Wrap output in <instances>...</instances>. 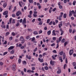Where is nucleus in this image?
I'll return each mask as SVG.
<instances>
[{
  "label": "nucleus",
  "instance_id": "ddd939ff",
  "mask_svg": "<svg viewBox=\"0 0 76 76\" xmlns=\"http://www.w3.org/2000/svg\"><path fill=\"white\" fill-rule=\"evenodd\" d=\"M7 6V3L5 2L3 4V7L4 8H5Z\"/></svg>",
  "mask_w": 76,
  "mask_h": 76
},
{
  "label": "nucleus",
  "instance_id": "4468645a",
  "mask_svg": "<svg viewBox=\"0 0 76 76\" xmlns=\"http://www.w3.org/2000/svg\"><path fill=\"white\" fill-rule=\"evenodd\" d=\"M55 32V30H53V31L52 34H52V35H54V36H56V34Z\"/></svg>",
  "mask_w": 76,
  "mask_h": 76
},
{
  "label": "nucleus",
  "instance_id": "5fc2aeb1",
  "mask_svg": "<svg viewBox=\"0 0 76 76\" xmlns=\"http://www.w3.org/2000/svg\"><path fill=\"white\" fill-rule=\"evenodd\" d=\"M35 38L34 37H33L31 40V41H34L35 40Z\"/></svg>",
  "mask_w": 76,
  "mask_h": 76
},
{
  "label": "nucleus",
  "instance_id": "774afa93",
  "mask_svg": "<svg viewBox=\"0 0 76 76\" xmlns=\"http://www.w3.org/2000/svg\"><path fill=\"white\" fill-rule=\"evenodd\" d=\"M7 73H5L4 74H3V76H7Z\"/></svg>",
  "mask_w": 76,
  "mask_h": 76
},
{
  "label": "nucleus",
  "instance_id": "b1692460",
  "mask_svg": "<svg viewBox=\"0 0 76 76\" xmlns=\"http://www.w3.org/2000/svg\"><path fill=\"white\" fill-rule=\"evenodd\" d=\"M21 61H22V60L21 59L19 58V59L18 60V63L19 64H20V63H21Z\"/></svg>",
  "mask_w": 76,
  "mask_h": 76
},
{
  "label": "nucleus",
  "instance_id": "79ce46f5",
  "mask_svg": "<svg viewBox=\"0 0 76 76\" xmlns=\"http://www.w3.org/2000/svg\"><path fill=\"white\" fill-rule=\"evenodd\" d=\"M52 58L53 59V60H56V58L54 57V56L53 55L52 56Z\"/></svg>",
  "mask_w": 76,
  "mask_h": 76
},
{
  "label": "nucleus",
  "instance_id": "4c0bfd02",
  "mask_svg": "<svg viewBox=\"0 0 76 76\" xmlns=\"http://www.w3.org/2000/svg\"><path fill=\"white\" fill-rule=\"evenodd\" d=\"M56 10H57V8L56 7H55L52 10V11L53 12H55V11H56Z\"/></svg>",
  "mask_w": 76,
  "mask_h": 76
},
{
  "label": "nucleus",
  "instance_id": "2f4dec72",
  "mask_svg": "<svg viewBox=\"0 0 76 76\" xmlns=\"http://www.w3.org/2000/svg\"><path fill=\"white\" fill-rule=\"evenodd\" d=\"M12 20V18H10L9 20V22L10 23H11Z\"/></svg>",
  "mask_w": 76,
  "mask_h": 76
},
{
  "label": "nucleus",
  "instance_id": "473e14b6",
  "mask_svg": "<svg viewBox=\"0 0 76 76\" xmlns=\"http://www.w3.org/2000/svg\"><path fill=\"white\" fill-rule=\"evenodd\" d=\"M72 65L74 66H76V63L75 62H74L72 63Z\"/></svg>",
  "mask_w": 76,
  "mask_h": 76
},
{
  "label": "nucleus",
  "instance_id": "cd10ccee",
  "mask_svg": "<svg viewBox=\"0 0 76 76\" xmlns=\"http://www.w3.org/2000/svg\"><path fill=\"white\" fill-rule=\"evenodd\" d=\"M63 60H65V58H66V55L64 54L63 55Z\"/></svg>",
  "mask_w": 76,
  "mask_h": 76
},
{
  "label": "nucleus",
  "instance_id": "20e7f679",
  "mask_svg": "<svg viewBox=\"0 0 76 76\" xmlns=\"http://www.w3.org/2000/svg\"><path fill=\"white\" fill-rule=\"evenodd\" d=\"M73 53V50L72 49L69 51V54L70 56H72Z\"/></svg>",
  "mask_w": 76,
  "mask_h": 76
},
{
  "label": "nucleus",
  "instance_id": "a19ab883",
  "mask_svg": "<svg viewBox=\"0 0 76 76\" xmlns=\"http://www.w3.org/2000/svg\"><path fill=\"white\" fill-rule=\"evenodd\" d=\"M53 41H55L56 40V37H54L53 38Z\"/></svg>",
  "mask_w": 76,
  "mask_h": 76
},
{
  "label": "nucleus",
  "instance_id": "5701e85b",
  "mask_svg": "<svg viewBox=\"0 0 76 76\" xmlns=\"http://www.w3.org/2000/svg\"><path fill=\"white\" fill-rule=\"evenodd\" d=\"M59 60H61V62H63V59H62V57L61 56L59 57Z\"/></svg>",
  "mask_w": 76,
  "mask_h": 76
},
{
  "label": "nucleus",
  "instance_id": "a18cd8bd",
  "mask_svg": "<svg viewBox=\"0 0 76 76\" xmlns=\"http://www.w3.org/2000/svg\"><path fill=\"white\" fill-rule=\"evenodd\" d=\"M45 70H47L48 69V66H45Z\"/></svg>",
  "mask_w": 76,
  "mask_h": 76
},
{
  "label": "nucleus",
  "instance_id": "09e8293b",
  "mask_svg": "<svg viewBox=\"0 0 76 76\" xmlns=\"http://www.w3.org/2000/svg\"><path fill=\"white\" fill-rule=\"evenodd\" d=\"M59 8L60 9H63V6L61 5H59Z\"/></svg>",
  "mask_w": 76,
  "mask_h": 76
},
{
  "label": "nucleus",
  "instance_id": "bb28decb",
  "mask_svg": "<svg viewBox=\"0 0 76 76\" xmlns=\"http://www.w3.org/2000/svg\"><path fill=\"white\" fill-rule=\"evenodd\" d=\"M63 17L64 18H67V15L66 14H64L63 15Z\"/></svg>",
  "mask_w": 76,
  "mask_h": 76
},
{
  "label": "nucleus",
  "instance_id": "f704fd0d",
  "mask_svg": "<svg viewBox=\"0 0 76 76\" xmlns=\"http://www.w3.org/2000/svg\"><path fill=\"white\" fill-rule=\"evenodd\" d=\"M50 19H48L47 20V23H50Z\"/></svg>",
  "mask_w": 76,
  "mask_h": 76
},
{
  "label": "nucleus",
  "instance_id": "58836bf2",
  "mask_svg": "<svg viewBox=\"0 0 76 76\" xmlns=\"http://www.w3.org/2000/svg\"><path fill=\"white\" fill-rule=\"evenodd\" d=\"M9 39L10 41H12L13 39V37H10Z\"/></svg>",
  "mask_w": 76,
  "mask_h": 76
},
{
  "label": "nucleus",
  "instance_id": "8fccbe9b",
  "mask_svg": "<svg viewBox=\"0 0 76 76\" xmlns=\"http://www.w3.org/2000/svg\"><path fill=\"white\" fill-rule=\"evenodd\" d=\"M42 30H40L39 32V34H42Z\"/></svg>",
  "mask_w": 76,
  "mask_h": 76
},
{
  "label": "nucleus",
  "instance_id": "3c124183",
  "mask_svg": "<svg viewBox=\"0 0 76 76\" xmlns=\"http://www.w3.org/2000/svg\"><path fill=\"white\" fill-rule=\"evenodd\" d=\"M7 44V41H5L4 43H3V45H6Z\"/></svg>",
  "mask_w": 76,
  "mask_h": 76
},
{
  "label": "nucleus",
  "instance_id": "f257e3e1",
  "mask_svg": "<svg viewBox=\"0 0 76 76\" xmlns=\"http://www.w3.org/2000/svg\"><path fill=\"white\" fill-rule=\"evenodd\" d=\"M63 23V21H61L60 22V23L58 25V26L59 28V31L61 32V35H62L63 34V33H64V31H63L62 30V28H61V26H63V24L62 23Z\"/></svg>",
  "mask_w": 76,
  "mask_h": 76
},
{
  "label": "nucleus",
  "instance_id": "412c9836",
  "mask_svg": "<svg viewBox=\"0 0 76 76\" xmlns=\"http://www.w3.org/2000/svg\"><path fill=\"white\" fill-rule=\"evenodd\" d=\"M33 34L34 35H38V32L36 31H34V32Z\"/></svg>",
  "mask_w": 76,
  "mask_h": 76
},
{
  "label": "nucleus",
  "instance_id": "c9c22d12",
  "mask_svg": "<svg viewBox=\"0 0 76 76\" xmlns=\"http://www.w3.org/2000/svg\"><path fill=\"white\" fill-rule=\"evenodd\" d=\"M75 3H76V1H73V6H75L76 4Z\"/></svg>",
  "mask_w": 76,
  "mask_h": 76
},
{
  "label": "nucleus",
  "instance_id": "f3484780",
  "mask_svg": "<svg viewBox=\"0 0 76 76\" xmlns=\"http://www.w3.org/2000/svg\"><path fill=\"white\" fill-rule=\"evenodd\" d=\"M57 73L58 74H60L61 73V71L60 69L59 70L57 71Z\"/></svg>",
  "mask_w": 76,
  "mask_h": 76
},
{
  "label": "nucleus",
  "instance_id": "6e6d98bb",
  "mask_svg": "<svg viewBox=\"0 0 76 76\" xmlns=\"http://www.w3.org/2000/svg\"><path fill=\"white\" fill-rule=\"evenodd\" d=\"M29 14L30 15H32V11L31 10L29 12Z\"/></svg>",
  "mask_w": 76,
  "mask_h": 76
},
{
  "label": "nucleus",
  "instance_id": "680f3d73",
  "mask_svg": "<svg viewBox=\"0 0 76 76\" xmlns=\"http://www.w3.org/2000/svg\"><path fill=\"white\" fill-rule=\"evenodd\" d=\"M65 63H68V61H67V58H66Z\"/></svg>",
  "mask_w": 76,
  "mask_h": 76
},
{
  "label": "nucleus",
  "instance_id": "052dcab7",
  "mask_svg": "<svg viewBox=\"0 0 76 76\" xmlns=\"http://www.w3.org/2000/svg\"><path fill=\"white\" fill-rule=\"evenodd\" d=\"M71 25H72V26H74V27H75V26H76V24H74L73 23H71Z\"/></svg>",
  "mask_w": 76,
  "mask_h": 76
},
{
  "label": "nucleus",
  "instance_id": "603ef678",
  "mask_svg": "<svg viewBox=\"0 0 76 76\" xmlns=\"http://www.w3.org/2000/svg\"><path fill=\"white\" fill-rule=\"evenodd\" d=\"M12 16L13 18H15L16 16V15L14 14H13L12 15Z\"/></svg>",
  "mask_w": 76,
  "mask_h": 76
},
{
  "label": "nucleus",
  "instance_id": "37998d69",
  "mask_svg": "<svg viewBox=\"0 0 76 76\" xmlns=\"http://www.w3.org/2000/svg\"><path fill=\"white\" fill-rule=\"evenodd\" d=\"M71 13H72V15H74L75 13L74 10H72V11H71Z\"/></svg>",
  "mask_w": 76,
  "mask_h": 76
},
{
  "label": "nucleus",
  "instance_id": "f03ea898",
  "mask_svg": "<svg viewBox=\"0 0 76 76\" xmlns=\"http://www.w3.org/2000/svg\"><path fill=\"white\" fill-rule=\"evenodd\" d=\"M63 12H61V15L59 16V20H61V18L63 17Z\"/></svg>",
  "mask_w": 76,
  "mask_h": 76
},
{
  "label": "nucleus",
  "instance_id": "338daca9",
  "mask_svg": "<svg viewBox=\"0 0 76 76\" xmlns=\"http://www.w3.org/2000/svg\"><path fill=\"white\" fill-rule=\"evenodd\" d=\"M21 73L23 76L24 75V72L23 71H21Z\"/></svg>",
  "mask_w": 76,
  "mask_h": 76
},
{
  "label": "nucleus",
  "instance_id": "aec40b11",
  "mask_svg": "<svg viewBox=\"0 0 76 76\" xmlns=\"http://www.w3.org/2000/svg\"><path fill=\"white\" fill-rule=\"evenodd\" d=\"M47 34L48 35H50L51 34V31L49 30L47 32Z\"/></svg>",
  "mask_w": 76,
  "mask_h": 76
},
{
  "label": "nucleus",
  "instance_id": "4be33fe9",
  "mask_svg": "<svg viewBox=\"0 0 76 76\" xmlns=\"http://www.w3.org/2000/svg\"><path fill=\"white\" fill-rule=\"evenodd\" d=\"M10 34V32H7L5 34V37H7Z\"/></svg>",
  "mask_w": 76,
  "mask_h": 76
},
{
  "label": "nucleus",
  "instance_id": "0eeeda50",
  "mask_svg": "<svg viewBox=\"0 0 76 76\" xmlns=\"http://www.w3.org/2000/svg\"><path fill=\"white\" fill-rule=\"evenodd\" d=\"M13 69L12 70H14V71H15L16 69V65L15 64H13Z\"/></svg>",
  "mask_w": 76,
  "mask_h": 76
},
{
  "label": "nucleus",
  "instance_id": "ea45409f",
  "mask_svg": "<svg viewBox=\"0 0 76 76\" xmlns=\"http://www.w3.org/2000/svg\"><path fill=\"white\" fill-rule=\"evenodd\" d=\"M67 42H65L64 43V46L65 47H66V45H67Z\"/></svg>",
  "mask_w": 76,
  "mask_h": 76
},
{
  "label": "nucleus",
  "instance_id": "49530a36",
  "mask_svg": "<svg viewBox=\"0 0 76 76\" xmlns=\"http://www.w3.org/2000/svg\"><path fill=\"white\" fill-rule=\"evenodd\" d=\"M7 52H5L4 53L3 55L5 56V55H6L7 54Z\"/></svg>",
  "mask_w": 76,
  "mask_h": 76
},
{
  "label": "nucleus",
  "instance_id": "69168bd1",
  "mask_svg": "<svg viewBox=\"0 0 76 76\" xmlns=\"http://www.w3.org/2000/svg\"><path fill=\"white\" fill-rule=\"evenodd\" d=\"M34 15H37V12L35 11H34Z\"/></svg>",
  "mask_w": 76,
  "mask_h": 76
},
{
  "label": "nucleus",
  "instance_id": "9b49d317",
  "mask_svg": "<svg viewBox=\"0 0 76 76\" xmlns=\"http://www.w3.org/2000/svg\"><path fill=\"white\" fill-rule=\"evenodd\" d=\"M20 41H23L24 40V38H23V37H21L20 38Z\"/></svg>",
  "mask_w": 76,
  "mask_h": 76
},
{
  "label": "nucleus",
  "instance_id": "a211bd4d",
  "mask_svg": "<svg viewBox=\"0 0 76 76\" xmlns=\"http://www.w3.org/2000/svg\"><path fill=\"white\" fill-rule=\"evenodd\" d=\"M66 41V39H64V38H63V39H62L61 41V43H64V42Z\"/></svg>",
  "mask_w": 76,
  "mask_h": 76
},
{
  "label": "nucleus",
  "instance_id": "2eb2a0df",
  "mask_svg": "<svg viewBox=\"0 0 76 76\" xmlns=\"http://www.w3.org/2000/svg\"><path fill=\"white\" fill-rule=\"evenodd\" d=\"M1 27L2 28H4V29H5V28H6V26L4 24H2L1 25Z\"/></svg>",
  "mask_w": 76,
  "mask_h": 76
},
{
  "label": "nucleus",
  "instance_id": "864d4df0",
  "mask_svg": "<svg viewBox=\"0 0 76 76\" xmlns=\"http://www.w3.org/2000/svg\"><path fill=\"white\" fill-rule=\"evenodd\" d=\"M59 44L58 43H57V47H56V48H58V47H59V45H58Z\"/></svg>",
  "mask_w": 76,
  "mask_h": 76
},
{
  "label": "nucleus",
  "instance_id": "c756f323",
  "mask_svg": "<svg viewBox=\"0 0 76 76\" xmlns=\"http://www.w3.org/2000/svg\"><path fill=\"white\" fill-rule=\"evenodd\" d=\"M38 50V48H36L33 51L34 52H36V51H37Z\"/></svg>",
  "mask_w": 76,
  "mask_h": 76
},
{
  "label": "nucleus",
  "instance_id": "e433bc0d",
  "mask_svg": "<svg viewBox=\"0 0 76 76\" xmlns=\"http://www.w3.org/2000/svg\"><path fill=\"white\" fill-rule=\"evenodd\" d=\"M67 66V64H65L64 66V69H66V67Z\"/></svg>",
  "mask_w": 76,
  "mask_h": 76
},
{
  "label": "nucleus",
  "instance_id": "0e129e2a",
  "mask_svg": "<svg viewBox=\"0 0 76 76\" xmlns=\"http://www.w3.org/2000/svg\"><path fill=\"white\" fill-rule=\"evenodd\" d=\"M72 32V29H69V33H71Z\"/></svg>",
  "mask_w": 76,
  "mask_h": 76
},
{
  "label": "nucleus",
  "instance_id": "72a5a7b5",
  "mask_svg": "<svg viewBox=\"0 0 76 76\" xmlns=\"http://www.w3.org/2000/svg\"><path fill=\"white\" fill-rule=\"evenodd\" d=\"M39 25H42V21H40L39 23Z\"/></svg>",
  "mask_w": 76,
  "mask_h": 76
},
{
  "label": "nucleus",
  "instance_id": "13d9d810",
  "mask_svg": "<svg viewBox=\"0 0 76 76\" xmlns=\"http://www.w3.org/2000/svg\"><path fill=\"white\" fill-rule=\"evenodd\" d=\"M20 24L18 22V23H17V24L16 25V26H19V25Z\"/></svg>",
  "mask_w": 76,
  "mask_h": 76
},
{
  "label": "nucleus",
  "instance_id": "393cba45",
  "mask_svg": "<svg viewBox=\"0 0 76 76\" xmlns=\"http://www.w3.org/2000/svg\"><path fill=\"white\" fill-rule=\"evenodd\" d=\"M14 53H15V51L13 50H12V51L10 52V53L11 54H13Z\"/></svg>",
  "mask_w": 76,
  "mask_h": 76
},
{
  "label": "nucleus",
  "instance_id": "c85d7f7f",
  "mask_svg": "<svg viewBox=\"0 0 76 76\" xmlns=\"http://www.w3.org/2000/svg\"><path fill=\"white\" fill-rule=\"evenodd\" d=\"M62 38V37H60L59 38V42H60L61 41V39Z\"/></svg>",
  "mask_w": 76,
  "mask_h": 76
},
{
  "label": "nucleus",
  "instance_id": "4d7b16f0",
  "mask_svg": "<svg viewBox=\"0 0 76 76\" xmlns=\"http://www.w3.org/2000/svg\"><path fill=\"white\" fill-rule=\"evenodd\" d=\"M23 64L25 65L26 64V62L25 61H23Z\"/></svg>",
  "mask_w": 76,
  "mask_h": 76
},
{
  "label": "nucleus",
  "instance_id": "6ab92c4d",
  "mask_svg": "<svg viewBox=\"0 0 76 76\" xmlns=\"http://www.w3.org/2000/svg\"><path fill=\"white\" fill-rule=\"evenodd\" d=\"M69 17H71L72 15V13H71V10L69 11Z\"/></svg>",
  "mask_w": 76,
  "mask_h": 76
},
{
  "label": "nucleus",
  "instance_id": "dca6fc26",
  "mask_svg": "<svg viewBox=\"0 0 76 76\" xmlns=\"http://www.w3.org/2000/svg\"><path fill=\"white\" fill-rule=\"evenodd\" d=\"M63 53H64L63 51H61V52H59V55L61 56H63Z\"/></svg>",
  "mask_w": 76,
  "mask_h": 76
},
{
  "label": "nucleus",
  "instance_id": "39448f33",
  "mask_svg": "<svg viewBox=\"0 0 76 76\" xmlns=\"http://www.w3.org/2000/svg\"><path fill=\"white\" fill-rule=\"evenodd\" d=\"M38 60L40 63H43L44 62V59L42 58L41 59L40 58H39Z\"/></svg>",
  "mask_w": 76,
  "mask_h": 76
},
{
  "label": "nucleus",
  "instance_id": "c03bdc74",
  "mask_svg": "<svg viewBox=\"0 0 76 76\" xmlns=\"http://www.w3.org/2000/svg\"><path fill=\"white\" fill-rule=\"evenodd\" d=\"M15 19H13L12 21V23H15Z\"/></svg>",
  "mask_w": 76,
  "mask_h": 76
},
{
  "label": "nucleus",
  "instance_id": "423d86ee",
  "mask_svg": "<svg viewBox=\"0 0 76 76\" xmlns=\"http://www.w3.org/2000/svg\"><path fill=\"white\" fill-rule=\"evenodd\" d=\"M21 14V12H20V11H19L17 12L16 14V15L17 16H19V15H20Z\"/></svg>",
  "mask_w": 76,
  "mask_h": 76
},
{
  "label": "nucleus",
  "instance_id": "bf43d9fd",
  "mask_svg": "<svg viewBox=\"0 0 76 76\" xmlns=\"http://www.w3.org/2000/svg\"><path fill=\"white\" fill-rule=\"evenodd\" d=\"M52 23H53L52 21L50 22L49 23V25H52Z\"/></svg>",
  "mask_w": 76,
  "mask_h": 76
},
{
  "label": "nucleus",
  "instance_id": "7c9ffc66",
  "mask_svg": "<svg viewBox=\"0 0 76 76\" xmlns=\"http://www.w3.org/2000/svg\"><path fill=\"white\" fill-rule=\"evenodd\" d=\"M30 36H26V39H29V38H30Z\"/></svg>",
  "mask_w": 76,
  "mask_h": 76
},
{
  "label": "nucleus",
  "instance_id": "7ed1b4c3",
  "mask_svg": "<svg viewBox=\"0 0 76 76\" xmlns=\"http://www.w3.org/2000/svg\"><path fill=\"white\" fill-rule=\"evenodd\" d=\"M54 61H53L52 60H51L50 61V64H51V66H54L55 65V64H54Z\"/></svg>",
  "mask_w": 76,
  "mask_h": 76
},
{
  "label": "nucleus",
  "instance_id": "6e6552de",
  "mask_svg": "<svg viewBox=\"0 0 76 76\" xmlns=\"http://www.w3.org/2000/svg\"><path fill=\"white\" fill-rule=\"evenodd\" d=\"M25 23H26V18H24L22 24L24 25Z\"/></svg>",
  "mask_w": 76,
  "mask_h": 76
},
{
  "label": "nucleus",
  "instance_id": "1a4fd4ad",
  "mask_svg": "<svg viewBox=\"0 0 76 76\" xmlns=\"http://www.w3.org/2000/svg\"><path fill=\"white\" fill-rule=\"evenodd\" d=\"M14 46H10L8 49V50H11L13 48H14Z\"/></svg>",
  "mask_w": 76,
  "mask_h": 76
},
{
  "label": "nucleus",
  "instance_id": "e2e57ef3",
  "mask_svg": "<svg viewBox=\"0 0 76 76\" xmlns=\"http://www.w3.org/2000/svg\"><path fill=\"white\" fill-rule=\"evenodd\" d=\"M33 16H34V18H37V15L34 14Z\"/></svg>",
  "mask_w": 76,
  "mask_h": 76
},
{
  "label": "nucleus",
  "instance_id": "de8ad7c7",
  "mask_svg": "<svg viewBox=\"0 0 76 76\" xmlns=\"http://www.w3.org/2000/svg\"><path fill=\"white\" fill-rule=\"evenodd\" d=\"M12 36H15V32H12Z\"/></svg>",
  "mask_w": 76,
  "mask_h": 76
},
{
  "label": "nucleus",
  "instance_id": "9d476101",
  "mask_svg": "<svg viewBox=\"0 0 76 76\" xmlns=\"http://www.w3.org/2000/svg\"><path fill=\"white\" fill-rule=\"evenodd\" d=\"M8 14V11H6L3 13V15H7Z\"/></svg>",
  "mask_w": 76,
  "mask_h": 76
},
{
  "label": "nucleus",
  "instance_id": "a878e982",
  "mask_svg": "<svg viewBox=\"0 0 76 76\" xmlns=\"http://www.w3.org/2000/svg\"><path fill=\"white\" fill-rule=\"evenodd\" d=\"M16 7H15L14 8V10L12 11V12H15V11H16Z\"/></svg>",
  "mask_w": 76,
  "mask_h": 76
},
{
  "label": "nucleus",
  "instance_id": "f8f14e48",
  "mask_svg": "<svg viewBox=\"0 0 76 76\" xmlns=\"http://www.w3.org/2000/svg\"><path fill=\"white\" fill-rule=\"evenodd\" d=\"M23 2H22V1L20 2H19V5L20 6V7H22V4H23Z\"/></svg>",
  "mask_w": 76,
  "mask_h": 76
}]
</instances>
